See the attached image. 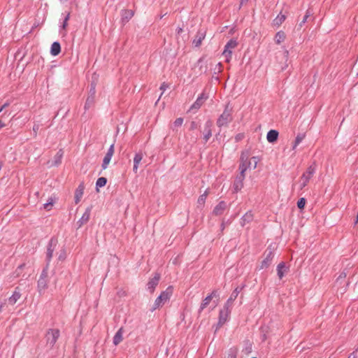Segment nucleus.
<instances>
[{
	"mask_svg": "<svg viewBox=\"0 0 358 358\" xmlns=\"http://www.w3.org/2000/svg\"><path fill=\"white\" fill-rule=\"evenodd\" d=\"M259 162V158L258 157H249L248 154L243 153L241 155L239 170L242 179L245 178V173L248 169H256Z\"/></svg>",
	"mask_w": 358,
	"mask_h": 358,
	"instance_id": "nucleus-1",
	"label": "nucleus"
},
{
	"mask_svg": "<svg viewBox=\"0 0 358 358\" xmlns=\"http://www.w3.org/2000/svg\"><path fill=\"white\" fill-rule=\"evenodd\" d=\"M173 294L172 287H169L166 289L162 292L160 295L156 299L152 310H156L163 306L171 298Z\"/></svg>",
	"mask_w": 358,
	"mask_h": 358,
	"instance_id": "nucleus-2",
	"label": "nucleus"
},
{
	"mask_svg": "<svg viewBox=\"0 0 358 358\" xmlns=\"http://www.w3.org/2000/svg\"><path fill=\"white\" fill-rule=\"evenodd\" d=\"M315 171V167L311 165L308 166L306 171L302 174L299 180V187L301 189H303L308 184Z\"/></svg>",
	"mask_w": 358,
	"mask_h": 358,
	"instance_id": "nucleus-3",
	"label": "nucleus"
},
{
	"mask_svg": "<svg viewBox=\"0 0 358 358\" xmlns=\"http://www.w3.org/2000/svg\"><path fill=\"white\" fill-rule=\"evenodd\" d=\"M274 257V251L271 248H268L263 255V259L260 262L259 269L268 268L272 263Z\"/></svg>",
	"mask_w": 358,
	"mask_h": 358,
	"instance_id": "nucleus-4",
	"label": "nucleus"
},
{
	"mask_svg": "<svg viewBox=\"0 0 358 358\" xmlns=\"http://www.w3.org/2000/svg\"><path fill=\"white\" fill-rule=\"evenodd\" d=\"M238 45V42L236 39L231 38L230 39L224 46V49L223 50L222 55L227 58L228 57H231L232 50L236 48Z\"/></svg>",
	"mask_w": 358,
	"mask_h": 358,
	"instance_id": "nucleus-5",
	"label": "nucleus"
},
{
	"mask_svg": "<svg viewBox=\"0 0 358 358\" xmlns=\"http://www.w3.org/2000/svg\"><path fill=\"white\" fill-rule=\"evenodd\" d=\"M231 120V114L230 110L225 109L217 121L218 127L227 125Z\"/></svg>",
	"mask_w": 358,
	"mask_h": 358,
	"instance_id": "nucleus-6",
	"label": "nucleus"
},
{
	"mask_svg": "<svg viewBox=\"0 0 358 358\" xmlns=\"http://www.w3.org/2000/svg\"><path fill=\"white\" fill-rule=\"evenodd\" d=\"M48 343L54 345L59 337V331L58 329H50L46 335Z\"/></svg>",
	"mask_w": 358,
	"mask_h": 358,
	"instance_id": "nucleus-7",
	"label": "nucleus"
},
{
	"mask_svg": "<svg viewBox=\"0 0 358 358\" xmlns=\"http://www.w3.org/2000/svg\"><path fill=\"white\" fill-rule=\"evenodd\" d=\"M206 31L204 29H199L192 41L195 47H199L201 45L202 41L205 38Z\"/></svg>",
	"mask_w": 358,
	"mask_h": 358,
	"instance_id": "nucleus-8",
	"label": "nucleus"
},
{
	"mask_svg": "<svg viewBox=\"0 0 358 358\" xmlns=\"http://www.w3.org/2000/svg\"><path fill=\"white\" fill-rule=\"evenodd\" d=\"M114 152H115V148H114V145L113 144L110 146L106 156L103 158V164H102V168L103 169H106L107 168L108 165L109 164V163L111 160L113 155H114Z\"/></svg>",
	"mask_w": 358,
	"mask_h": 358,
	"instance_id": "nucleus-9",
	"label": "nucleus"
},
{
	"mask_svg": "<svg viewBox=\"0 0 358 358\" xmlns=\"http://www.w3.org/2000/svg\"><path fill=\"white\" fill-rule=\"evenodd\" d=\"M134 13L132 10H122L121 11V22L122 25L127 23L134 16Z\"/></svg>",
	"mask_w": 358,
	"mask_h": 358,
	"instance_id": "nucleus-10",
	"label": "nucleus"
},
{
	"mask_svg": "<svg viewBox=\"0 0 358 358\" xmlns=\"http://www.w3.org/2000/svg\"><path fill=\"white\" fill-rule=\"evenodd\" d=\"M229 314H230V310L228 307H224V308L220 310V316H219V324L220 325H222L223 324H224L227 322Z\"/></svg>",
	"mask_w": 358,
	"mask_h": 358,
	"instance_id": "nucleus-11",
	"label": "nucleus"
},
{
	"mask_svg": "<svg viewBox=\"0 0 358 358\" xmlns=\"http://www.w3.org/2000/svg\"><path fill=\"white\" fill-rule=\"evenodd\" d=\"M159 275L155 274V275L148 282V289H149L151 293L154 292L155 287L159 283Z\"/></svg>",
	"mask_w": 358,
	"mask_h": 358,
	"instance_id": "nucleus-12",
	"label": "nucleus"
},
{
	"mask_svg": "<svg viewBox=\"0 0 358 358\" xmlns=\"http://www.w3.org/2000/svg\"><path fill=\"white\" fill-rule=\"evenodd\" d=\"M213 125L212 122H207L205 125V134L203 136L205 142H207L212 136L211 127Z\"/></svg>",
	"mask_w": 358,
	"mask_h": 358,
	"instance_id": "nucleus-13",
	"label": "nucleus"
},
{
	"mask_svg": "<svg viewBox=\"0 0 358 358\" xmlns=\"http://www.w3.org/2000/svg\"><path fill=\"white\" fill-rule=\"evenodd\" d=\"M31 65L36 66L37 67H43L45 65L44 59L39 55L33 57L32 62L29 63Z\"/></svg>",
	"mask_w": 358,
	"mask_h": 358,
	"instance_id": "nucleus-14",
	"label": "nucleus"
},
{
	"mask_svg": "<svg viewBox=\"0 0 358 358\" xmlns=\"http://www.w3.org/2000/svg\"><path fill=\"white\" fill-rule=\"evenodd\" d=\"M143 159V154L141 152L136 153L134 158V167L133 171L135 173H137L138 165L141 163Z\"/></svg>",
	"mask_w": 358,
	"mask_h": 358,
	"instance_id": "nucleus-15",
	"label": "nucleus"
},
{
	"mask_svg": "<svg viewBox=\"0 0 358 358\" xmlns=\"http://www.w3.org/2000/svg\"><path fill=\"white\" fill-rule=\"evenodd\" d=\"M288 268L286 267L284 262L280 263L277 266V273L278 278L282 279L284 274L287 272Z\"/></svg>",
	"mask_w": 358,
	"mask_h": 358,
	"instance_id": "nucleus-16",
	"label": "nucleus"
},
{
	"mask_svg": "<svg viewBox=\"0 0 358 358\" xmlns=\"http://www.w3.org/2000/svg\"><path fill=\"white\" fill-rule=\"evenodd\" d=\"M123 328L121 327L115 334L113 337V343L115 345H117L123 340Z\"/></svg>",
	"mask_w": 358,
	"mask_h": 358,
	"instance_id": "nucleus-17",
	"label": "nucleus"
},
{
	"mask_svg": "<svg viewBox=\"0 0 358 358\" xmlns=\"http://www.w3.org/2000/svg\"><path fill=\"white\" fill-rule=\"evenodd\" d=\"M278 132L276 130H270L266 135V139L269 143H273L277 141Z\"/></svg>",
	"mask_w": 358,
	"mask_h": 358,
	"instance_id": "nucleus-18",
	"label": "nucleus"
},
{
	"mask_svg": "<svg viewBox=\"0 0 358 358\" xmlns=\"http://www.w3.org/2000/svg\"><path fill=\"white\" fill-rule=\"evenodd\" d=\"M61 52V45L60 43L57 41L54 42L50 48V53L53 56L58 55Z\"/></svg>",
	"mask_w": 358,
	"mask_h": 358,
	"instance_id": "nucleus-19",
	"label": "nucleus"
},
{
	"mask_svg": "<svg viewBox=\"0 0 358 358\" xmlns=\"http://www.w3.org/2000/svg\"><path fill=\"white\" fill-rule=\"evenodd\" d=\"M83 193H84V185L81 184L78 186V187L76 189V192H75V201L76 203H78L80 201V199L83 195Z\"/></svg>",
	"mask_w": 358,
	"mask_h": 358,
	"instance_id": "nucleus-20",
	"label": "nucleus"
},
{
	"mask_svg": "<svg viewBox=\"0 0 358 358\" xmlns=\"http://www.w3.org/2000/svg\"><path fill=\"white\" fill-rule=\"evenodd\" d=\"M215 295V292H213L203 299V301H202V303L201 304V307H200L201 310H203L208 306V304L210 303V302L211 301V300L213 299V298Z\"/></svg>",
	"mask_w": 358,
	"mask_h": 358,
	"instance_id": "nucleus-21",
	"label": "nucleus"
},
{
	"mask_svg": "<svg viewBox=\"0 0 358 358\" xmlns=\"http://www.w3.org/2000/svg\"><path fill=\"white\" fill-rule=\"evenodd\" d=\"M226 206H227V204L225 202H224V201L220 202L214 208V210H213L214 213L217 215L222 214L223 213V211L224 210V209L226 208Z\"/></svg>",
	"mask_w": 358,
	"mask_h": 358,
	"instance_id": "nucleus-22",
	"label": "nucleus"
},
{
	"mask_svg": "<svg viewBox=\"0 0 358 358\" xmlns=\"http://www.w3.org/2000/svg\"><path fill=\"white\" fill-rule=\"evenodd\" d=\"M206 99V97L204 96V94H202L194 103V104L192 106L191 109H198L201 107V106L203 104L204 100Z\"/></svg>",
	"mask_w": 358,
	"mask_h": 358,
	"instance_id": "nucleus-23",
	"label": "nucleus"
},
{
	"mask_svg": "<svg viewBox=\"0 0 358 358\" xmlns=\"http://www.w3.org/2000/svg\"><path fill=\"white\" fill-rule=\"evenodd\" d=\"M285 39V34L282 31H279L276 33L274 40L277 44H280Z\"/></svg>",
	"mask_w": 358,
	"mask_h": 358,
	"instance_id": "nucleus-24",
	"label": "nucleus"
},
{
	"mask_svg": "<svg viewBox=\"0 0 358 358\" xmlns=\"http://www.w3.org/2000/svg\"><path fill=\"white\" fill-rule=\"evenodd\" d=\"M286 19V17L285 15H282V13H280L274 20H273V24L280 26Z\"/></svg>",
	"mask_w": 358,
	"mask_h": 358,
	"instance_id": "nucleus-25",
	"label": "nucleus"
},
{
	"mask_svg": "<svg viewBox=\"0 0 358 358\" xmlns=\"http://www.w3.org/2000/svg\"><path fill=\"white\" fill-rule=\"evenodd\" d=\"M208 194V192L206 190L205 192L199 197L197 200V203L199 206H203L204 205Z\"/></svg>",
	"mask_w": 358,
	"mask_h": 358,
	"instance_id": "nucleus-26",
	"label": "nucleus"
},
{
	"mask_svg": "<svg viewBox=\"0 0 358 358\" xmlns=\"http://www.w3.org/2000/svg\"><path fill=\"white\" fill-rule=\"evenodd\" d=\"M252 220V215L251 213H245L242 217L241 225L244 226L246 223H249Z\"/></svg>",
	"mask_w": 358,
	"mask_h": 358,
	"instance_id": "nucleus-27",
	"label": "nucleus"
},
{
	"mask_svg": "<svg viewBox=\"0 0 358 358\" xmlns=\"http://www.w3.org/2000/svg\"><path fill=\"white\" fill-rule=\"evenodd\" d=\"M90 92H91V96H90L87 99V103H85V108L90 107L92 104H93L92 102L94 101V94H95L94 87H92L91 89Z\"/></svg>",
	"mask_w": 358,
	"mask_h": 358,
	"instance_id": "nucleus-28",
	"label": "nucleus"
},
{
	"mask_svg": "<svg viewBox=\"0 0 358 358\" xmlns=\"http://www.w3.org/2000/svg\"><path fill=\"white\" fill-rule=\"evenodd\" d=\"M38 287L40 291L45 289L47 287V282L45 278H43L42 276L40 278L38 281Z\"/></svg>",
	"mask_w": 358,
	"mask_h": 358,
	"instance_id": "nucleus-29",
	"label": "nucleus"
},
{
	"mask_svg": "<svg viewBox=\"0 0 358 358\" xmlns=\"http://www.w3.org/2000/svg\"><path fill=\"white\" fill-rule=\"evenodd\" d=\"M184 120L182 117L177 118L173 124V129L177 130L178 127H181L183 124Z\"/></svg>",
	"mask_w": 358,
	"mask_h": 358,
	"instance_id": "nucleus-30",
	"label": "nucleus"
},
{
	"mask_svg": "<svg viewBox=\"0 0 358 358\" xmlns=\"http://www.w3.org/2000/svg\"><path fill=\"white\" fill-rule=\"evenodd\" d=\"M89 219H90V213L85 212L79 221V222H80L79 226L80 227L83 224H84L85 223H87L88 222Z\"/></svg>",
	"mask_w": 358,
	"mask_h": 358,
	"instance_id": "nucleus-31",
	"label": "nucleus"
},
{
	"mask_svg": "<svg viewBox=\"0 0 358 358\" xmlns=\"http://www.w3.org/2000/svg\"><path fill=\"white\" fill-rule=\"evenodd\" d=\"M106 182H107V180L106 178H103V177L99 178L98 180H96V186L97 188L102 187L106 185Z\"/></svg>",
	"mask_w": 358,
	"mask_h": 358,
	"instance_id": "nucleus-32",
	"label": "nucleus"
},
{
	"mask_svg": "<svg viewBox=\"0 0 358 358\" xmlns=\"http://www.w3.org/2000/svg\"><path fill=\"white\" fill-rule=\"evenodd\" d=\"M303 139V136L298 135L293 143L292 149L295 150Z\"/></svg>",
	"mask_w": 358,
	"mask_h": 358,
	"instance_id": "nucleus-33",
	"label": "nucleus"
},
{
	"mask_svg": "<svg viewBox=\"0 0 358 358\" xmlns=\"http://www.w3.org/2000/svg\"><path fill=\"white\" fill-rule=\"evenodd\" d=\"M242 177L241 176V180L234 183V189L236 192L241 190L243 186Z\"/></svg>",
	"mask_w": 358,
	"mask_h": 358,
	"instance_id": "nucleus-34",
	"label": "nucleus"
},
{
	"mask_svg": "<svg viewBox=\"0 0 358 358\" xmlns=\"http://www.w3.org/2000/svg\"><path fill=\"white\" fill-rule=\"evenodd\" d=\"M62 152H58L57 153V155H55V165H58L61 163V160H62Z\"/></svg>",
	"mask_w": 358,
	"mask_h": 358,
	"instance_id": "nucleus-35",
	"label": "nucleus"
},
{
	"mask_svg": "<svg viewBox=\"0 0 358 358\" xmlns=\"http://www.w3.org/2000/svg\"><path fill=\"white\" fill-rule=\"evenodd\" d=\"M306 199L304 198H301L298 201H297V206L299 209H303L304 207H305V205H306Z\"/></svg>",
	"mask_w": 358,
	"mask_h": 358,
	"instance_id": "nucleus-36",
	"label": "nucleus"
},
{
	"mask_svg": "<svg viewBox=\"0 0 358 358\" xmlns=\"http://www.w3.org/2000/svg\"><path fill=\"white\" fill-rule=\"evenodd\" d=\"M69 17H70V13H68L66 15V16H65V17H64V21H63L62 25V28L63 29H65L66 28V27H67V25H68V20H69Z\"/></svg>",
	"mask_w": 358,
	"mask_h": 358,
	"instance_id": "nucleus-37",
	"label": "nucleus"
},
{
	"mask_svg": "<svg viewBox=\"0 0 358 358\" xmlns=\"http://www.w3.org/2000/svg\"><path fill=\"white\" fill-rule=\"evenodd\" d=\"M310 12L309 10H307L306 15L303 16L302 21L299 24V26L300 27H301L306 23V22L308 17L310 16Z\"/></svg>",
	"mask_w": 358,
	"mask_h": 358,
	"instance_id": "nucleus-38",
	"label": "nucleus"
},
{
	"mask_svg": "<svg viewBox=\"0 0 358 358\" xmlns=\"http://www.w3.org/2000/svg\"><path fill=\"white\" fill-rule=\"evenodd\" d=\"M6 115V112H5L1 116L0 119V129L5 127L7 124L3 120V117Z\"/></svg>",
	"mask_w": 358,
	"mask_h": 358,
	"instance_id": "nucleus-39",
	"label": "nucleus"
},
{
	"mask_svg": "<svg viewBox=\"0 0 358 358\" xmlns=\"http://www.w3.org/2000/svg\"><path fill=\"white\" fill-rule=\"evenodd\" d=\"M52 206H53V203L52 202H48V203L44 204V208L47 210H51Z\"/></svg>",
	"mask_w": 358,
	"mask_h": 358,
	"instance_id": "nucleus-40",
	"label": "nucleus"
},
{
	"mask_svg": "<svg viewBox=\"0 0 358 358\" xmlns=\"http://www.w3.org/2000/svg\"><path fill=\"white\" fill-rule=\"evenodd\" d=\"M169 87V85L165 84V83H163L161 87H160V89L163 91H164L166 88Z\"/></svg>",
	"mask_w": 358,
	"mask_h": 358,
	"instance_id": "nucleus-41",
	"label": "nucleus"
},
{
	"mask_svg": "<svg viewBox=\"0 0 358 358\" xmlns=\"http://www.w3.org/2000/svg\"><path fill=\"white\" fill-rule=\"evenodd\" d=\"M248 1V0H241V4H240V6H239V8L245 3H247Z\"/></svg>",
	"mask_w": 358,
	"mask_h": 358,
	"instance_id": "nucleus-42",
	"label": "nucleus"
},
{
	"mask_svg": "<svg viewBox=\"0 0 358 358\" xmlns=\"http://www.w3.org/2000/svg\"><path fill=\"white\" fill-rule=\"evenodd\" d=\"M348 358H356V355L355 352H352L351 353L349 356H348Z\"/></svg>",
	"mask_w": 358,
	"mask_h": 358,
	"instance_id": "nucleus-43",
	"label": "nucleus"
},
{
	"mask_svg": "<svg viewBox=\"0 0 358 358\" xmlns=\"http://www.w3.org/2000/svg\"><path fill=\"white\" fill-rule=\"evenodd\" d=\"M9 106V103H5L3 105H2L1 106L3 107V109H5L6 107H8Z\"/></svg>",
	"mask_w": 358,
	"mask_h": 358,
	"instance_id": "nucleus-44",
	"label": "nucleus"
},
{
	"mask_svg": "<svg viewBox=\"0 0 358 358\" xmlns=\"http://www.w3.org/2000/svg\"><path fill=\"white\" fill-rule=\"evenodd\" d=\"M242 137H243V135H241V134H238V135H237V136H236V139H237V140H240V139H241V138H242Z\"/></svg>",
	"mask_w": 358,
	"mask_h": 358,
	"instance_id": "nucleus-45",
	"label": "nucleus"
},
{
	"mask_svg": "<svg viewBox=\"0 0 358 358\" xmlns=\"http://www.w3.org/2000/svg\"><path fill=\"white\" fill-rule=\"evenodd\" d=\"M194 127H195V123L194 122H192L191 128L194 129Z\"/></svg>",
	"mask_w": 358,
	"mask_h": 358,
	"instance_id": "nucleus-46",
	"label": "nucleus"
},
{
	"mask_svg": "<svg viewBox=\"0 0 358 358\" xmlns=\"http://www.w3.org/2000/svg\"><path fill=\"white\" fill-rule=\"evenodd\" d=\"M3 306V304H1V305H0V313L2 311Z\"/></svg>",
	"mask_w": 358,
	"mask_h": 358,
	"instance_id": "nucleus-47",
	"label": "nucleus"
},
{
	"mask_svg": "<svg viewBox=\"0 0 358 358\" xmlns=\"http://www.w3.org/2000/svg\"><path fill=\"white\" fill-rule=\"evenodd\" d=\"M4 109L3 108L2 106L0 107V113H1Z\"/></svg>",
	"mask_w": 358,
	"mask_h": 358,
	"instance_id": "nucleus-48",
	"label": "nucleus"
},
{
	"mask_svg": "<svg viewBox=\"0 0 358 358\" xmlns=\"http://www.w3.org/2000/svg\"><path fill=\"white\" fill-rule=\"evenodd\" d=\"M182 31V29L181 28H179L178 30V33H180Z\"/></svg>",
	"mask_w": 358,
	"mask_h": 358,
	"instance_id": "nucleus-49",
	"label": "nucleus"
},
{
	"mask_svg": "<svg viewBox=\"0 0 358 358\" xmlns=\"http://www.w3.org/2000/svg\"><path fill=\"white\" fill-rule=\"evenodd\" d=\"M358 222V213H357V220H356V223Z\"/></svg>",
	"mask_w": 358,
	"mask_h": 358,
	"instance_id": "nucleus-50",
	"label": "nucleus"
},
{
	"mask_svg": "<svg viewBox=\"0 0 358 358\" xmlns=\"http://www.w3.org/2000/svg\"><path fill=\"white\" fill-rule=\"evenodd\" d=\"M217 66H221V64H220V63H218V64H217Z\"/></svg>",
	"mask_w": 358,
	"mask_h": 358,
	"instance_id": "nucleus-51",
	"label": "nucleus"
},
{
	"mask_svg": "<svg viewBox=\"0 0 358 358\" xmlns=\"http://www.w3.org/2000/svg\"><path fill=\"white\" fill-rule=\"evenodd\" d=\"M357 74H358V72H357Z\"/></svg>",
	"mask_w": 358,
	"mask_h": 358,
	"instance_id": "nucleus-52",
	"label": "nucleus"
}]
</instances>
